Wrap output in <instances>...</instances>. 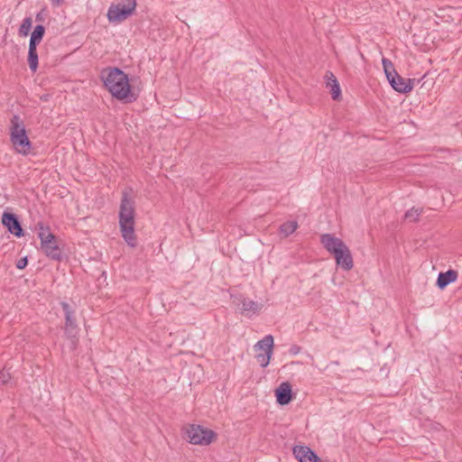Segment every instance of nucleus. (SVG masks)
I'll use <instances>...</instances> for the list:
<instances>
[{"label":"nucleus","mask_w":462,"mask_h":462,"mask_svg":"<svg viewBox=\"0 0 462 462\" xmlns=\"http://www.w3.org/2000/svg\"><path fill=\"white\" fill-rule=\"evenodd\" d=\"M32 20L31 17H26L23 20L22 24L19 28V35L20 36H27L30 32V30L32 28Z\"/></svg>","instance_id":"20"},{"label":"nucleus","mask_w":462,"mask_h":462,"mask_svg":"<svg viewBox=\"0 0 462 462\" xmlns=\"http://www.w3.org/2000/svg\"><path fill=\"white\" fill-rule=\"evenodd\" d=\"M241 313L246 317L258 313L263 308L262 303L245 298L241 300Z\"/></svg>","instance_id":"14"},{"label":"nucleus","mask_w":462,"mask_h":462,"mask_svg":"<svg viewBox=\"0 0 462 462\" xmlns=\"http://www.w3.org/2000/svg\"><path fill=\"white\" fill-rule=\"evenodd\" d=\"M28 64L32 72H35L38 68V53L37 47L29 45L28 50Z\"/></svg>","instance_id":"18"},{"label":"nucleus","mask_w":462,"mask_h":462,"mask_svg":"<svg viewBox=\"0 0 462 462\" xmlns=\"http://www.w3.org/2000/svg\"><path fill=\"white\" fill-rule=\"evenodd\" d=\"M39 234L38 236L41 240V249L47 257L51 260L61 262L63 258L62 250L57 243V237L50 232L48 226H44L42 223L38 224Z\"/></svg>","instance_id":"5"},{"label":"nucleus","mask_w":462,"mask_h":462,"mask_svg":"<svg viewBox=\"0 0 462 462\" xmlns=\"http://www.w3.org/2000/svg\"><path fill=\"white\" fill-rule=\"evenodd\" d=\"M132 189H125L119 210V226L122 236L130 247H136L137 237L134 234V201L131 199Z\"/></svg>","instance_id":"2"},{"label":"nucleus","mask_w":462,"mask_h":462,"mask_svg":"<svg viewBox=\"0 0 462 462\" xmlns=\"http://www.w3.org/2000/svg\"><path fill=\"white\" fill-rule=\"evenodd\" d=\"M42 18L41 14H37V15H36V21H42Z\"/></svg>","instance_id":"28"},{"label":"nucleus","mask_w":462,"mask_h":462,"mask_svg":"<svg viewBox=\"0 0 462 462\" xmlns=\"http://www.w3.org/2000/svg\"><path fill=\"white\" fill-rule=\"evenodd\" d=\"M10 379V374L8 373H6L5 371H1L0 372V382L2 383H6Z\"/></svg>","instance_id":"24"},{"label":"nucleus","mask_w":462,"mask_h":462,"mask_svg":"<svg viewBox=\"0 0 462 462\" xmlns=\"http://www.w3.org/2000/svg\"><path fill=\"white\" fill-rule=\"evenodd\" d=\"M420 213V209L412 208L405 213L404 218L411 222H415L419 219Z\"/></svg>","instance_id":"21"},{"label":"nucleus","mask_w":462,"mask_h":462,"mask_svg":"<svg viewBox=\"0 0 462 462\" xmlns=\"http://www.w3.org/2000/svg\"><path fill=\"white\" fill-rule=\"evenodd\" d=\"M301 350V347L298 345H292L291 346L290 349H289V353L292 356H296L298 355Z\"/></svg>","instance_id":"25"},{"label":"nucleus","mask_w":462,"mask_h":462,"mask_svg":"<svg viewBox=\"0 0 462 462\" xmlns=\"http://www.w3.org/2000/svg\"><path fill=\"white\" fill-rule=\"evenodd\" d=\"M382 64H383L384 73L393 72L395 70L393 63L386 58H383Z\"/></svg>","instance_id":"22"},{"label":"nucleus","mask_w":462,"mask_h":462,"mask_svg":"<svg viewBox=\"0 0 462 462\" xmlns=\"http://www.w3.org/2000/svg\"><path fill=\"white\" fill-rule=\"evenodd\" d=\"M457 279V272L455 270H448L444 273H439L436 282L439 289L444 290L448 284L456 282Z\"/></svg>","instance_id":"15"},{"label":"nucleus","mask_w":462,"mask_h":462,"mask_svg":"<svg viewBox=\"0 0 462 462\" xmlns=\"http://www.w3.org/2000/svg\"><path fill=\"white\" fill-rule=\"evenodd\" d=\"M2 223L5 226L8 231L17 237L23 236V229L15 214L5 212L2 216Z\"/></svg>","instance_id":"10"},{"label":"nucleus","mask_w":462,"mask_h":462,"mask_svg":"<svg viewBox=\"0 0 462 462\" xmlns=\"http://www.w3.org/2000/svg\"><path fill=\"white\" fill-rule=\"evenodd\" d=\"M135 8L136 0H117L108 8L107 19L114 23L123 22L134 14Z\"/></svg>","instance_id":"6"},{"label":"nucleus","mask_w":462,"mask_h":462,"mask_svg":"<svg viewBox=\"0 0 462 462\" xmlns=\"http://www.w3.org/2000/svg\"><path fill=\"white\" fill-rule=\"evenodd\" d=\"M60 305L65 315V334L68 338L74 339L76 338L79 332L76 318L74 315V310L69 306V304L65 301H62Z\"/></svg>","instance_id":"9"},{"label":"nucleus","mask_w":462,"mask_h":462,"mask_svg":"<svg viewBox=\"0 0 462 462\" xmlns=\"http://www.w3.org/2000/svg\"><path fill=\"white\" fill-rule=\"evenodd\" d=\"M293 455L300 462H322L317 454L307 446H295Z\"/></svg>","instance_id":"11"},{"label":"nucleus","mask_w":462,"mask_h":462,"mask_svg":"<svg viewBox=\"0 0 462 462\" xmlns=\"http://www.w3.org/2000/svg\"><path fill=\"white\" fill-rule=\"evenodd\" d=\"M51 1L56 6H60L64 2V0H51Z\"/></svg>","instance_id":"27"},{"label":"nucleus","mask_w":462,"mask_h":462,"mask_svg":"<svg viewBox=\"0 0 462 462\" xmlns=\"http://www.w3.org/2000/svg\"><path fill=\"white\" fill-rule=\"evenodd\" d=\"M44 33L45 27L42 24L36 25L31 34L29 45L37 47V45L42 42Z\"/></svg>","instance_id":"17"},{"label":"nucleus","mask_w":462,"mask_h":462,"mask_svg":"<svg viewBox=\"0 0 462 462\" xmlns=\"http://www.w3.org/2000/svg\"><path fill=\"white\" fill-rule=\"evenodd\" d=\"M320 243L334 256L339 268L344 271H350L353 268L354 261L351 251L342 239L327 233L320 236Z\"/></svg>","instance_id":"3"},{"label":"nucleus","mask_w":462,"mask_h":462,"mask_svg":"<svg viewBox=\"0 0 462 462\" xmlns=\"http://www.w3.org/2000/svg\"><path fill=\"white\" fill-rule=\"evenodd\" d=\"M276 402L282 405L289 404L292 400L291 385L289 382L282 383L275 390Z\"/></svg>","instance_id":"12"},{"label":"nucleus","mask_w":462,"mask_h":462,"mask_svg":"<svg viewBox=\"0 0 462 462\" xmlns=\"http://www.w3.org/2000/svg\"><path fill=\"white\" fill-rule=\"evenodd\" d=\"M297 228V221H287L280 226L279 232L283 237H288L290 235L294 233Z\"/></svg>","instance_id":"19"},{"label":"nucleus","mask_w":462,"mask_h":462,"mask_svg":"<svg viewBox=\"0 0 462 462\" xmlns=\"http://www.w3.org/2000/svg\"><path fill=\"white\" fill-rule=\"evenodd\" d=\"M10 124V141L14 148L17 152L28 155L32 147L27 135L23 120L18 115H14Z\"/></svg>","instance_id":"4"},{"label":"nucleus","mask_w":462,"mask_h":462,"mask_svg":"<svg viewBox=\"0 0 462 462\" xmlns=\"http://www.w3.org/2000/svg\"><path fill=\"white\" fill-rule=\"evenodd\" d=\"M326 87L330 89L332 98L337 100L340 97L341 90L337 78L331 71H327L325 74Z\"/></svg>","instance_id":"16"},{"label":"nucleus","mask_w":462,"mask_h":462,"mask_svg":"<svg viewBox=\"0 0 462 462\" xmlns=\"http://www.w3.org/2000/svg\"><path fill=\"white\" fill-rule=\"evenodd\" d=\"M186 438L194 445H208L217 434L209 429L203 428L199 425H190L185 432Z\"/></svg>","instance_id":"7"},{"label":"nucleus","mask_w":462,"mask_h":462,"mask_svg":"<svg viewBox=\"0 0 462 462\" xmlns=\"http://www.w3.org/2000/svg\"><path fill=\"white\" fill-rule=\"evenodd\" d=\"M399 74L397 73L396 70L393 71V72H386L385 73V76L387 78V80L389 82V84L391 83V79H393V80L395 79V78L398 76Z\"/></svg>","instance_id":"26"},{"label":"nucleus","mask_w":462,"mask_h":462,"mask_svg":"<svg viewBox=\"0 0 462 462\" xmlns=\"http://www.w3.org/2000/svg\"><path fill=\"white\" fill-rule=\"evenodd\" d=\"M28 264V259L27 257H22L16 262V267L17 269L23 270L26 267Z\"/></svg>","instance_id":"23"},{"label":"nucleus","mask_w":462,"mask_h":462,"mask_svg":"<svg viewBox=\"0 0 462 462\" xmlns=\"http://www.w3.org/2000/svg\"><path fill=\"white\" fill-rule=\"evenodd\" d=\"M414 79H404L402 76L398 75L395 79H391V87L399 93H408L411 92L414 87Z\"/></svg>","instance_id":"13"},{"label":"nucleus","mask_w":462,"mask_h":462,"mask_svg":"<svg viewBox=\"0 0 462 462\" xmlns=\"http://www.w3.org/2000/svg\"><path fill=\"white\" fill-rule=\"evenodd\" d=\"M102 79L105 87L110 94L118 100L132 103L136 100V96L131 90L129 79L122 69L111 68L102 72Z\"/></svg>","instance_id":"1"},{"label":"nucleus","mask_w":462,"mask_h":462,"mask_svg":"<svg viewBox=\"0 0 462 462\" xmlns=\"http://www.w3.org/2000/svg\"><path fill=\"white\" fill-rule=\"evenodd\" d=\"M254 347L256 351H261L255 356L257 362L262 367H266L273 355V337L272 335L265 336L255 344Z\"/></svg>","instance_id":"8"}]
</instances>
